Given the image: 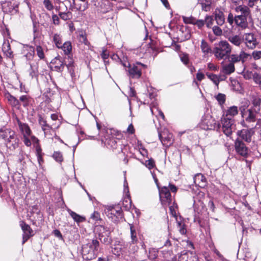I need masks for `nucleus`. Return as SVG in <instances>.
Listing matches in <instances>:
<instances>
[{"label":"nucleus","mask_w":261,"mask_h":261,"mask_svg":"<svg viewBox=\"0 0 261 261\" xmlns=\"http://www.w3.org/2000/svg\"><path fill=\"white\" fill-rule=\"evenodd\" d=\"M0 138L4 140L7 146L11 149H14L18 145V139L15 132L10 128L0 129Z\"/></svg>","instance_id":"f257e3e1"},{"label":"nucleus","mask_w":261,"mask_h":261,"mask_svg":"<svg viewBox=\"0 0 261 261\" xmlns=\"http://www.w3.org/2000/svg\"><path fill=\"white\" fill-rule=\"evenodd\" d=\"M231 46L229 43L225 40H223L215 44L213 53L216 58L220 60L228 56L231 53Z\"/></svg>","instance_id":"f03ea898"},{"label":"nucleus","mask_w":261,"mask_h":261,"mask_svg":"<svg viewBox=\"0 0 261 261\" xmlns=\"http://www.w3.org/2000/svg\"><path fill=\"white\" fill-rule=\"evenodd\" d=\"M99 245V242L96 240H92L91 242L83 245L82 247L83 257L86 260H91L95 258L97 255Z\"/></svg>","instance_id":"7ed1b4c3"},{"label":"nucleus","mask_w":261,"mask_h":261,"mask_svg":"<svg viewBox=\"0 0 261 261\" xmlns=\"http://www.w3.org/2000/svg\"><path fill=\"white\" fill-rule=\"evenodd\" d=\"M249 106V102H246V105L242 106L240 108V110L242 117L248 122H254L256 121V115L259 112L254 109L250 108L246 110V108Z\"/></svg>","instance_id":"20e7f679"},{"label":"nucleus","mask_w":261,"mask_h":261,"mask_svg":"<svg viewBox=\"0 0 261 261\" xmlns=\"http://www.w3.org/2000/svg\"><path fill=\"white\" fill-rule=\"evenodd\" d=\"M146 65L140 62H137L132 65L129 64L128 66V75L133 79H139L142 75V69L146 68Z\"/></svg>","instance_id":"39448f33"},{"label":"nucleus","mask_w":261,"mask_h":261,"mask_svg":"<svg viewBox=\"0 0 261 261\" xmlns=\"http://www.w3.org/2000/svg\"><path fill=\"white\" fill-rule=\"evenodd\" d=\"M106 213L107 216L114 221H118V219L122 217L121 208L118 206H109Z\"/></svg>","instance_id":"423d86ee"},{"label":"nucleus","mask_w":261,"mask_h":261,"mask_svg":"<svg viewBox=\"0 0 261 261\" xmlns=\"http://www.w3.org/2000/svg\"><path fill=\"white\" fill-rule=\"evenodd\" d=\"M160 198L164 206L169 205L171 202V195L168 188L166 187L159 189Z\"/></svg>","instance_id":"0eeeda50"},{"label":"nucleus","mask_w":261,"mask_h":261,"mask_svg":"<svg viewBox=\"0 0 261 261\" xmlns=\"http://www.w3.org/2000/svg\"><path fill=\"white\" fill-rule=\"evenodd\" d=\"M221 122L223 133L227 136H229L232 132V126L233 123V119L230 117L223 116V118H222Z\"/></svg>","instance_id":"6e6552de"},{"label":"nucleus","mask_w":261,"mask_h":261,"mask_svg":"<svg viewBox=\"0 0 261 261\" xmlns=\"http://www.w3.org/2000/svg\"><path fill=\"white\" fill-rule=\"evenodd\" d=\"M250 57V55L248 53H245L243 50H241L239 55L232 54L230 56L229 62L232 63V64L234 63L241 62L243 64L245 63L246 60Z\"/></svg>","instance_id":"1a4fd4ad"},{"label":"nucleus","mask_w":261,"mask_h":261,"mask_svg":"<svg viewBox=\"0 0 261 261\" xmlns=\"http://www.w3.org/2000/svg\"><path fill=\"white\" fill-rule=\"evenodd\" d=\"M236 152L243 157H247L248 155V148L245 144L239 139H236L234 142Z\"/></svg>","instance_id":"9d476101"},{"label":"nucleus","mask_w":261,"mask_h":261,"mask_svg":"<svg viewBox=\"0 0 261 261\" xmlns=\"http://www.w3.org/2000/svg\"><path fill=\"white\" fill-rule=\"evenodd\" d=\"M246 46L251 49H253L258 44V42L254 35L252 33H247L244 35V37Z\"/></svg>","instance_id":"9b49d317"},{"label":"nucleus","mask_w":261,"mask_h":261,"mask_svg":"<svg viewBox=\"0 0 261 261\" xmlns=\"http://www.w3.org/2000/svg\"><path fill=\"white\" fill-rule=\"evenodd\" d=\"M20 225L23 232L22 244H24L33 235V231L30 226L24 223L21 221Z\"/></svg>","instance_id":"f8f14e48"},{"label":"nucleus","mask_w":261,"mask_h":261,"mask_svg":"<svg viewBox=\"0 0 261 261\" xmlns=\"http://www.w3.org/2000/svg\"><path fill=\"white\" fill-rule=\"evenodd\" d=\"M254 131L253 128L249 129H243L239 130L237 132V135L240 136L243 140L247 142H250L251 141V137L253 135Z\"/></svg>","instance_id":"ddd939ff"},{"label":"nucleus","mask_w":261,"mask_h":261,"mask_svg":"<svg viewBox=\"0 0 261 261\" xmlns=\"http://www.w3.org/2000/svg\"><path fill=\"white\" fill-rule=\"evenodd\" d=\"M247 17L243 15H237L234 17V22L236 25L242 30L248 27Z\"/></svg>","instance_id":"4468645a"},{"label":"nucleus","mask_w":261,"mask_h":261,"mask_svg":"<svg viewBox=\"0 0 261 261\" xmlns=\"http://www.w3.org/2000/svg\"><path fill=\"white\" fill-rule=\"evenodd\" d=\"M75 8L80 11L83 12L88 7L87 0H73Z\"/></svg>","instance_id":"2eb2a0df"},{"label":"nucleus","mask_w":261,"mask_h":261,"mask_svg":"<svg viewBox=\"0 0 261 261\" xmlns=\"http://www.w3.org/2000/svg\"><path fill=\"white\" fill-rule=\"evenodd\" d=\"M251 102L252 106L251 108L259 112L261 110V96L252 95L251 96Z\"/></svg>","instance_id":"dca6fc26"},{"label":"nucleus","mask_w":261,"mask_h":261,"mask_svg":"<svg viewBox=\"0 0 261 261\" xmlns=\"http://www.w3.org/2000/svg\"><path fill=\"white\" fill-rule=\"evenodd\" d=\"M23 54L28 60H31L33 59L35 55V48L32 46L25 45L23 47Z\"/></svg>","instance_id":"f3484780"},{"label":"nucleus","mask_w":261,"mask_h":261,"mask_svg":"<svg viewBox=\"0 0 261 261\" xmlns=\"http://www.w3.org/2000/svg\"><path fill=\"white\" fill-rule=\"evenodd\" d=\"M194 182L196 186L200 188H204L206 184L205 177L200 173L195 175L194 177Z\"/></svg>","instance_id":"a211bd4d"},{"label":"nucleus","mask_w":261,"mask_h":261,"mask_svg":"<svg viewBox=\"0 0 261 261\" xmlns=\"http://www.w3.org/2000/svg\"><path fill=\"white\" fill-rule=\"evenodd\" d=\"M2 50L4 55L7 57L9 58L10 59L13 58V51L11 49L10 44L8 40H4L2 46Z\"/></svg>","instance_id":"6ab92c4d"},{"label":"nucleus","mask_w":261,"mask_h":261,"mask_svg":"<svg viewBox=\"0 0 261 261\" xmlns=\"http://www.w3.org/2000/svg\"><path fill=\"white\" fill-rule=\"evenodd\" d=\"M159 137L160 140L164 145L169 146L172 143V135L170 134L165 136V133L162 134L159 133Z\"/></svg>","instance_id":"aec40b11"},{"label":"nucleus","mask_w":261,"mask_h":261,"mask_svg":"<svg viewBox=\"0 0 261 261\" xmlns=\"http://www.w3.org/2000/svg\"><path fill=\"white\" fill-rule=\"evenodd\" d=\"M237 13H240L239 15H243V16L249 17L250 15V10L249 8L246 6L240 5L237 7L235 9Z\"/></svg>","instance_id":"412c9836"},{"label":"nucleus","mask_w":261,"mask_h":261,"mask_svg":"<svg viewBox=\"0 0 261 261\" xmlns=\"http://www.w3.org/2000/svg\"><path fill=\"white\" fill-rule=\"evenodd\" d=\"M235 70L234 65L229 62L228 64L222 66L221 72L225 74H230Z\"/></svg>","instance_id":"4be33fe9"},{"label":"nucleus","mask_w":261,"mask_h":261,"mask_svg":"<svg viewBox=\"0 0 261 261\" xmlns=\"http://www.w3.org/2000/svg\"><path fill=\"white\" fill-rule=\"evenodd\" d=\"M190 252L184 251L181 252L180 255L178 257V261H197V258L195 256H193L192 253H190V258L189 257V253Z\"/></svg>","instance_id":"5701e85b"},{"label":"nucleus","mask_w":261,"mask_h":261,"mask_svg":"<svg viewBox=\"0 0 261 261\" xmlns=\"http://www.w3.org/2000/svg\"><path fill=\"white\" fill-rule=\"evenodd\" d=\"M19 127L23 134L24 137H28L31 135V130L29 126L25 123H22L19 121H18Z\"/></svg>","instance_id":"b1692460"},{"label":"nucleus","mask_w":261,"mask_h":261,"mask_svg":"<svg viewBox=\"0 0 261 261\" xmlns=\"http://www.w3.org/2000/svg\"><path fill=\"white\" fill-rule=\"evenodd\" d=\"M238 114V107L236 106H232L228 109V110L226 111V114L224 116L232 118L234 116H236Z\"/></svg>","instance_id":"393cba45"},{"label":"nucleus","mask_w":261,"mask_h":261,"mask_svg":"<svg viewBox=\"0 0 261 261\" xmlns=\"http://www.w3.org/2000/svg\"><path fill=\"white\" fill-rule=\"evenodd\" d=\"M228 40L233 44L239 46L242 43V39L238 35L230 36L228 38Z\"/></svg>","instance_id":"a878e982"},{"label":"nucleus","mask_w":261,"mask_h":261,"mask_svg":"<svg viewBox=\"0 0 261 261\" xmlns=\"http://www.w3.org/2000/svg\"><path fill=\"white\" fill-rule=\"evenodd\" d=\"M68 212H69L70 215L71 216V217L76 222L80 223V222H82L85 221V218L84 217L78 215L77 214L75 213V212H74L71 210H69Z\"/></svg>","instance_id":"bb28decb"},{"label":"nucleus","mask_w":261,"mask_h":261,"mask_svg":"<svg viewBox=\"0 0 261 261\" xmlns=\"http://www.w3.org/2000/svg\"><path fill=\"white\" fill-rule=\"evenodd\" d=\"M200 47L202 51L205 55L208 54L210 53H211L212 51V49L210 46H209L208 43L204 40H202L201 41Z\"/></svg>","instance_id":"cd10ccee"},{"label":"nucleus","mask_w":261,"mask_h":261,"mask_svg":"<svg viewBox=\"0 0 261 261\" xmlns=\"http://www.w3.org/2000/svg\"><path fill=\"white\" fill-rule=\"evenodd\" d=\"M53 40L56 46L58 48H60L62 44L61 36L58 33H56L53 36Z\"/></svg>","instance_id":"c85d7f7f"},{"label":"nucleus","mask_w":261,"mask_h":261,"mask_svg":"<svg viewBox=\"0 0 261 261\" xmlns=\"http://www.w3.org/2000/svg\"><path fill=\"white\" fill-rule=\"evenodd\" d=\"M65 54L68 55L71 51L72 46L71 43L69 41L65 42L63 44H61V47H60Z\"/></svg>","instance_id":"c756f323"},{"label":"nucleus","mask_w":261,"mask_h":261,"mask_svg":"<svg viewBox=\"0 0 261 261\" xmlns=\"http://www.w3.org/2000/svg\"><path fill=\"white\" fill-rule=\"evenodd\" d=\"M8 100L10 103L13 107H16L20 105L19 100L16 99L14 96H12L10 94H8L6 96Z\"/></svg>","instance_id":"7c9ffc66"},{"label":"nucleus","mask_w":261,"mask_h":261,"mask_svg":"<svg viewBox=\"0 0 261 261\" xmlns=\"http://www.w3.org/2000/svg\"><path fill=\"white\" fill-rule=\"evenodd\" d=\"M215 20L218 25H222L224 22L223 13L220 11H219L218 13H216L215 14Z\"/></svg>","instance_id":"2f4dec72"},{"label":"nucleus","mask_w":261,"mask_h":261,"mask_svg":"<svg viewBox=\"0 0 261 261\" xmlns=\"http://www.w3.org/2000/svg\"><path fill=\"white\" fill-rule=\"evenodd\" d=\"M206 75L210 79L216 86H218L220 83L219 77L218 75L214 74L206 73Z\"/></svg>","instance_id":"473e14b6"},{"label":"nucleus","mask_w":261,"mask_h":261,"mask_svg":"<svg viewBox=\"0 0 261 261\" xmlns=\"http://www.w3.org/2000/svg\"><path fill=\"white\" fill-rule=\"evenodd\" d=\"M53 61L55 63H57V62H59L60 65L56 66L55 68H57V70L58 71H62L64 67V64L61 58L59 56L55 58Z\"/></svg>","instance_id":"72a5a7b5"},{"label":"nucleus","mask_w":261,"mask_h":261,"mask_svg":"<svg viewBox=\"0 0 261 261\" xmlns=\"http://www.w3.org/2000/svg\"><path fill=\"white\" fill-rule=\"evenodd\" d=\"M5 5L9 7V11L13 13L14 11L16 13L18 11V5L14 3L13 5L11 2H7L5 3Z\"/></svg>","instance_id":"f704fd0d"},{"label":"nucleus","mask_w":261,"mask_h":261,"mask_svg":"<svg viewBox=\"0 0 261 261\" xmlns=\"http://www.w3.org/2000/svg\"><path fill=\"white\" fill-rule=\"evenodd\" d=\"M112 251L115 255L117 256L120 255L121 253L122 252V247L121 245H114L112 247Z\"/></svg>","instance_id":"c9c22d12"},{"label":"nucleus","mask_w":261,"mask_h":261,"mask_svg":"<svg viewBox=\"0 0 261 261\" xmlns=\"http://www.w3.org/2000/svg\"><path fill=\"white\" fill-rule=\"evenodd\" d=\"M53 158L58 162L61 163L63 161V157L62 153L60 151L54 152L53 155Z\"/></svg>","instance_id":"e433bc0d"},{"label":"nucleus","mask_w":261,"mask_h":261,"mask_svg":"<svg viewBox=\"0 0 261 261\" xmlns=\"http://www.w3.org/2000/svg\"><path fill=\"white\" fill-rule=\"evenodd\" d=\"M215 98L220 105H222L225 101V95L222 93H219L215 96Z\"/></svg>","instance_id":"4c0bfd02"},{"label":"nucleus","mask_w":261,"mask_h":261,"mask_svg":"<svg viewBox=\"0 0 261 261\" xmlns=\"http://www.w3.org/2000/svg\"><path fill=\"white\" fill-rule=\"evenodd\" d=\"M130 230L131 234L132 242L133 243H136L137 242V238L136 236V232L132 225H130Z\"/></svg>","instance_id":"58836bf2"},{"label":"nucleus","mask_w":261,"mask_h":261,"mask_svg":"<svg viewBox=\"0 0 261 261\" xmlns=\"http://www.w3.org/2000/svg\"><path fill=\"white\" fill-rule=\"evenodd\" d=\"M36 51H37V55L40 59L42 60V59H44L45 56H44V51H43L42 47L41 46H40V45L37 46Z\"/></svg>","instance_id":"ea45409f"},{"label":"nucleus","mask_w":261,"mask_h":261,"mask_svg":"<svg viewBox=\"0 0 261 261\" xmlns=\"http://www.w3.org/2000/svg\"><path fill=\"white\" fill-rule=\"evenodd\" d=\"M176 221L177 222V225L179 227V231L180 233L181 234H185L186 233V229L185 228L184 224L181 222V221H179L178 220H177Z\"/></svg>","instance_id":"a19ab883"},{"label":"nucleus","mask_w":261,"mask_h":261,"mask_svg":"<svg viewBox=\"0 0 261 261\" xmlns=\"http://www.w3.org/2000/svg\"><path fill=\"white\" fill-rule=\"evenodd\" d=\"M253 81L255 84L259 85L261 83V76L257 72H255L252 74Z\"/></svg>","instance_id":"79ce46f5"},{"label":"nucleus","mask_w":261,"mask_h":261,"mask_svg":"<svg viewBox=\"0 0 261 261\" xmlns=\"http://www.w3.org/2000/svg\"><path fill=\"white\" fill-rule=\"evenodd\" d=\"M214 19L212 16H206L205 19V22L207 28H211L213 24Z\"/></svg>","instance_id":"37998d69"},{"label":"nucleus","mask_w":261,"mask_h":261,"mask_svg":"<svg viewBox=\"0 0 261 261\" xmlns=\"http://www.w3.org/2000/svg\"><path fill=\"white\" fill-rule=\"evenodd\" d=\"M182 19L184 22L185 23H192L194 24L195 23V19L194 17L191 16V17H186V16H182Z\"/></svg>","instance_id":"c03bdc74"},{"label":"nucleus","mask_w":261,"mask_h":261,"mask_svg":"<svg viewBox=\"0 0 261 261\" xmlns=\"http://www.w3.org/2000/svg\"><path fill=\"white\" fill-rule=\"evenodd\" d=\"M43 4L45 7L49 11L52 10L54 8V6L50 0H44Z\"/></svg>","instance_id":"a18cd8bd"},{"label":"nucleus","mask_w":261,"mask_h":261,"mask_svg":"<svg viewBox=\"0 0 261 261\" xmlns=\"http://www.w3.org/2000/svg\"><path fill=\"white\" fill-rule=\"evenodd\" d=\"M145 165L148 169H151L153 168L155 165L154 162L152 159H149L145 161Z\"/></svg>","instance_id":"49530a36"},{"label":"nucleus","mask_w":261,"mask_h":261,"mask_svg":"<svg viewBox=\"0 0 261 261\" xmlns=\"http://www.w3.org/2000/svg\"><path fill=\"white\" fill-rule=\"evenodd\" d=\"M176 207V206H175L174 205L170 206L169 207V210L171 215L175 218L176 221H177L178 218L175 210Z\"/></svg>","instance_id":"de8ad7c7"},{"label":"nucleus","mask_w":261,"mask_h":261,"mask_svg":"<svg viewBox=\"0 0 261 261\" xmlns=\"http://www.w3.org/2000/svg\"><path fill=\"white\" fill-rule=\"evenodd\" d=\"M252 56L255 60L260 59L261 58V51L255 50L253 51Z\"/></svg>","instance_id":"09e8293b"},{"label":"nucleus","mask_w":261,"mask_h":261,"mask_svg":"<svg viewBox=\"0 0 261 261\" xmlns=\"http://www.w3.org/2000/svg\"><path fill=\"white\" fill-rule=\"evenodd\" d=\"M19 101H21L24 106H27L29 102V98L27 95H22L20 97Z\"/></svg>","instance_id":"8fccbe9b"},{"label":"nucleus","mask_w":261,"mask_h":261,"mask_svg":"<svg viewBox=\"0 0 261 261\" xmlns=\"http://www.w3.org/2000/svg\"><path fill=\"white\" fill-rule=\"evenodd\" d=\"M213 31L214 33L217 36H220L222 33L221 29L217 26H214L213 28Z\"/></svg>","instance_id":"3c124183"},{"label":"nucleus","mask_w":261,"mask_h":261,"mask_svg":"<svg viewBox=\"0 0 261 261\" xmlns=\"http://www.w3.org/2000/svg\"><path fill=\"white\" fill-rule=\"evenodd\" d=\"M91 219L95 221H97L100 220V215L97 212H94V213L91 216Z\"/></svg>","instance_id":"603ef678"},{"label":"nucleus","mask_w":261,"mask_h":261,"mask_svg":"<svg viewBox=\"0 0 261 261\" xmlns=\"http://www.w3.org/2000/svg\"><path fill=\"white\" fill-rule=\"evenodd\" d=\"M70 14L69 13H60L59 15L60 17L64 20H67L69 19V16Z\"/></svg>","instance_id":"864d4df0"},{"label":"nucleus","mask_w":261,"mask_h":261,"mask_svg":"<svg viewBox=\"0 0 261 261\" xmlns=\"http://www.w3.org/2000/svg\"><path fill=\"white\" fill-rule=\"evenodd\" d=\"M207 68L211 71H217L218 67L212 63H208L207 64Z\"/></svg>","instance_id":"5fc2aeb1"},{"label":"nucleus","mask_w":261,"mask_h":261,"mask_svg":"<svg viewBox=\"0 0 261 261\" xmlns=\"http://www.w3.org/2000/svg\"><path fill=\"white\" fill-rule=\"evenodd\" d=\"M202 9L205 11H208L211 9V5L205 3H202L201 4Z\"/></svg>","instance_id":"6e6d98bb"},{"label":"nucleus","mask_w":261,"mask_h":261,"mask_svg":"<svg viewBox=\"0 0 261 261\" xmlns=\"http://www.w3.org/2000/svg\"><path fill=\"white\" fill-rule=\"evenodd\" d=\"M234 21V17H233L232 13H229L227 17V21L230 25H232L233 21Z\"/></svg>","instance_id":"4d7b16f0"},{"label":"nucleus","mask_w":261,"mask_h":261,"mask_svg":"<svg viewBox=\"0 0 261 261\" xmlns=\"http://www.w3.org/2000/svg\"><path fill=\"white\" fill-rule=\"evenodd\" d=\"M53 22L55 25H58L60 23V20L58 16L57 15L54 14L52 16Z\"/></svg>","instance_id":"13d9d810"},{"label":"nucleus","mask_w":261,"mask_h":261,"mask_svg":"<svg viewBox=\"0 0 261 261\" xmlns=\"http://www.w3.org/2000/svg\"><path fill=\"white\" fill-rule=\"evenodd\" d=\"M196 79L198 81H201L204 79V74L199 71L196 74Z\"/></svg>","instance_id":"bf43d9fd"},{"label":"nucleus","mask_w":261,"mask_h":261,"mask_svg":"<svg viewBox=\"0 0 261 261\" xmlns=\"http://www.w3.org/2000/svg\"><path fill=\"white\" fill-rule=\"evenodd\" d=\"M194 24H196L199 28H201L202 26H203L204 22V21L202 20H198L196 21H195V23Z\"/></svg>","instance_id":"052dcab7"},{"label":"nucleus","mask_w":261,"mask_h":261,"mask_svg":"<svg viewBox=\"0 0 261 261\" xmlns=\"http://www.w3.org/2000/svg\"><path fill=\"white\" fill-rule=\"evenodd\" d=\"M37 156L38 161L39 164H41V162L43 161V159H42V158L41 154V153L39 151V149H37Z\"/></svg>","instance_id":"680f3d73"},{"label":"nucleus","mask_w":261,"mask_h":261,"mask_svg":"<svg viewBox=\"0 0 261 261\" xmlns=\"http://www.w3.org/2000/svg\"><path fill=\"white\" fill-rule=\"evenodd\" d=\"M127 132L129 134H133L135 132V129L134 128L133 125L131 124H130L127 129Z\"/></svg>","instance_id":"e2e57ef3"},{"label":"nucleus","mask_w":261,"mask_h":261,"mask_svg":"<svg viewBox=\"0 0 261 261\" xmlns=\"http://www.w3.org/2000/svg\"><path fill=\"white\" fill-rule=\"evenodd\" d=\"M244 76L246 79H250L252 76V74L251 72L247 71L244 73Z\"/></svg>","instance_id":"0e129e2a"},{"label":"nucleus","mask_w":261,"mask_h":261,"mask_svg":"<svg viewBox=\"0 0 261 261\" xmlns=\"http://www.w3.org/2000/svg\"><path fill=\"white\" fill-rule=\"evenodd\" d=\"M53 233L56 237L59 238H62V234L59 230L56 229L54 230Z\"/></svg>","instance_id":"69168bd1"},{"label":"nucleus","mask_w":261,"mask_h":261,"mask_svg":"<svg viewBox=\"0 0 261 261\" xmlns=\"http://www.w3.org/2000/svg\"><path fill=\"white\" fill-rule=\"evenodd\" d=\"M24 143L27 146H30L31 145V141L29 140L28 137H24Z\"/></svg>","instance_id":"338daca9"},{"label":"nucleus","mask_w":261,"mask_h":261,"mask_svg":"<svg viewBox=\"0 0 261 261\" xmlns=\"http://www.w3.org/2000/svg\"><path fill=\"white\" fill-rule=\"evenodd\" d=\"M208 206H209L210 208L213 212H214V210H215V205H214V203L213 201H212V200L210 201L209 202H208Z\"/></svg>","instance_id":"774afa93"}]
</instances>
